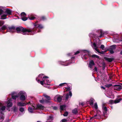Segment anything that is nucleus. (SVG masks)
Masks as SVG:
<instances>
[{"label":"nucleus","instance_id":"nucleus-62","mask_svg":"<svg viewBox=\"0 0 122 122\" xmlns=\"http://www.w3.org/2000/svg\"><path fill=\"white\" fill-rule=\"evenodd\" d=\"M112 107H111V108H112Z\"/></svg>","mask_w":122,"mask_h":122},{"label":"nucleus","instance_id":"nucleus-53","mask_svg":"<svg viewBox=\"0 0 122 122\" xmlns=\"http://www.w3.org/2000/svg\"><path fill=\"white\" fill-rule=\"evenodd\" d=\"M53 108L55 110H56L57 109V107H54Z\"/></svg>","mask_w":122,"mask_h":122},{"label":"nucleus","instance_id":"nucleus-30","mask_svg":"<svg viewBox=\"0 0 122 122\" xmlns=\"http://www.w3.org/2000/svg\"><path fill=\"white\" fill-rule=\"evenodd\" d=\"M116 48V45H113L110 47V49H112V50H114Z\"/></svg>","mask_w":122,"mask_h":122},{"label":"nucleus","instance_id":"nucleus-22","mask_svg":"<svg viewBox=\"0 0 122 122\" xmlns=\"http://www.w3.org/2000/svg\"><path fill=\"white\" fill-rule=\"evenodd\" d=\"M15 94V92H13L12 93V97L13 99H15L16 98L18 97V96L13 95Z\"/></svg>","mask_w":122,"mask_h":122},{"label":"nucleus","instance_id":"nucleus-15","mask_svg":"<svg viewBox=\"0 0 122 122\" xmlns=\"http://www.w3.org/2000/svg\"><path fill=\"white\" fill-rule=\"evenodd\" d=\"M31 103L30 102L28 103L26 102V103L22 102H19L18 103V106H25L27 104H30Z\"/></svg>","mask_w":122,"mask_h":122},{"label":"nucleus","instance_id":"nucleus-18","mask_svg":"<svg viewBox=\"0 0 122 122\" xmlns=\"http://www.w3.org/2000/svg\"><path fill=\"white\" fill-rule=\"evenodd\" d=\"M95 64L93 61L92 60H91L89 63V66L90 68H91L92 66Z\"/></svg>","mask_w":122,"mask_h":122},{"label":"nucleus","instance_id":"nucleus-57","mask_svg":"<svg viewBox=\"0 0 122 122\" xmlns=\"http://www.w3.org/2000/svg\"><path fill=\"white\" fill-rule=\"evenodd\" d=\"M74 59V57H72L71 58L72 60H73Z\"/></svg>","mask_w":122,"mask_h":122},{"label":"nucleus","instance_id":"nucleus-32","mask_svg":"<svg viewBox=\"0 0 122 122\" xmlns=\"http://www.w3.org/2000/svg\"><path fill=\"white\" fill-rule=\"evenodd\" d=\"M82 50H80L79 51H77L76 53L74 54V55H76L78 54L80 52H81V53L82 52Z\"/></svg>","mask_w":122,"mask_h":122},{"label":"nucleus","instance_id":"nucleus-34","mask_svg":"<svg viewBox=\"0 0 122 122\" xmlns=\"http://www.w3.org/2000/svg\"><path fill=\"white\" fill-rule=\"evenodd\" d=\"M107 97L110 98H113L114 97V95H108Z\"/></svg>","mask_w":122,"mask_h":122},{"label":"nucleus","instance_id":"nucleus-1","mask_svg":"<svg viewBox=\"0 0 122 122\" xmlns=\"http://www.w3.org/2000/svg\"><path fill=\"white\" fill-rule=\"evenodd\" d=\"M42 75V74H41L39 75L38 77L36 78L37 81L39 83H40L42 85H43L44 84L49 85L50 82L48 79V77L47 76H45L43 77V81H40L39 79H40L41 78H42L41 76Z\"/></svg>","mask_w":122,"mask_h":122},{"label":"nucleus","instance_id":"nucleus-4","mask_svg":"<svg viewBox=\"0 0 122 122\" xmlns=\"http://www.w3.org/2000/svg\"><path fill=\"white\" fill-rule=\"evenodd\" d=\"M19 95L20 96V99L22 101H24L27 95L25 92L24 91H21L18 93Z\"/></svg>","mask_w":122,"mask_h":122},{"label":"nucleus","instance_id":"nucleus-20","mask_svg":"<svg viewBox=\"0 0 122 122\" xmlns=\"http://www.w3.org/2000/svg\"><path fill=\"white\" fill-rule=\"evenodd\" d=\"M5 13H6L7 15H10L11 14V11L9 9H7L5 11Z\"/></svg>","mask_w":122,"mask_h":122},{"label":"nucleus","instance_id":"nucleus-47","mask_svg":"<svg viewBox=\"0 0 122 122\" xmlns=\"http://www.w3.org/2000/svg\"><path fill=\"white\" fill-rule=\"evenodd\" d=\"M101 35L100 37H101L102 36V35L103 34V32L102 30L100 31Z\"/></svg>","mask_w":122,"mask_h":122},{"label":"nucleus","instance_id":"nucleus-61","mask_svg":"<svg viewBox=\"0 0 122 122\" xmlns=\"http://www.w3.org/2000/svg\"><path fill=\"white\" fill-rule=\"evenodd\" d=\"M71 63H73V62H71Z\"/></svg>","mask_w":122,"mask_h":122},{"label":"nucleus","instance_id":"nucleus-6","mask_svg":"<svg viewBox=\"0 0 122 122\" xmlns=\"http://www.w3.org/2000/svg\"><path fill=\"white\" fill-rule=\"evenodd\" d=\"M62 97L59 95H57L54 98V100L56 101L60 102L62 100Z\"/></svg>","mask_w":122,"mask_h":122},{"label":"nucleus","instance_id":"nucleus-42","mask_svg":"<svg viewBox=\"0 0 122 122\" xmlns=\"http://www.w3.org/2000/svg\"><path fill=\"white\" fill-rule=\"evenodd\" d=\"M13 110L14 112L16 111L17 110V108L16 107H14L13 108Z\"/></svg>","mask_w":122,"mask_h":122},{"label":"nucleus","instance_id":"nucleus-36","mask_svg":"<svg viewBox=\"0 0 122 122\" xmlns=\"http://www.w3.org/2000/svg\"><path fill=\"white\" fill-rule=\"evenodd\" d=\"M68 114V112H65L63 114V115L64 116H67Z\"/></svg>","mask_w":122,"mask_h":122},{"label":"nucleus","instance_id":"nucleus-27","mask_svg":"<svg viewBox=\"0 0 122 122\" xmlns=\"http://www.w3.org/2000/svg\"><path fill=\"white\" fill-rule=\"evenodd\" d=\"M72 112L75 114H76L77 112V108H75L72 111Z\"/></svg>","mask_w":122,"mask_h":122},{"label":"nucleus","instance_id":"nucleus-39","mask_svg":"<svg viewBox=\"0 0 122 122\" xmlns=\"http://www.w3.org/2000/svg\"><path fill=\"white\" fill-rule=\"evenodd\" d=\"M105 47V46H104L103 45H101L100 46V48L102 50H104V48Z\"/></svg>","mask_w":122,"mask_h":122},{"label":"nucleus","instance_id":"nucleus-41","mask_svg":"<svg viewBox=\"0 0 122 122\" xmlns=\"http://www.w3.org/2000/svg\"><path fill=\"white\" fill-rule=\"evenodd\" d=\"M19 110L21 112H23L24 111V109L23 108L21 107L20 108Z\"/></svg>","mask_w":122,"mask_h":122},{"label":"nucleus","instance_id":"nucleus-5","mask_svg":"<svg viewBox=\"0 0 122 122\" xmlns=\"http://www.w3.org/2000/svg\"><path fill=\"white\" fill-rule=\"evenodd\" d=\"M81 53L82 55H83L82 56V58L83 59L86 60L87 59V57L85 55L88 56L89 55V51L86 50H82V51Z\"/></svg>","mask_w":122,"mask_h":122},{"label":"nucleus","instance_id":"nucleus-14","mask_svg":"<svg viewBox=\"0 0 122 122\" xmlns=\"http://www.w3.org/2000/svg\"><path fill=\"white\" fill-rule=\"evenodd\" d=\"M102 109L103 113L105 114L107 113V110L106 107L105 106L104 104H103L102 105Z\"/></svg>","mask_w":122,"mask_h":122},{"label":"nucleus","instance_id":"nucleus-43","mask_svg":"<svg viewBox=\"0 0 122 122\" xmlns=\"http://www.w3.org/2000/svg\"><path fill=\"white\" fill-rule=\"evenodd\" d=\"M67 121V120L65 119H62L61 121V122H66Z\"/></svg>","mask_w":122,"mask_h":122},{"label":"nucleus","instance_id":"nucleus-26","mask_svg":"<svg viewBox=\"0 0 122 122\" xmlns=\"http://www.w3.org/2000/svg\"><path fill=\"white\" fill-rule=\"evenodd\" d=\"M112 86V84H107L105 85L106 87L107 88H109L111 87Z\"/></svg>","mask_w":122,"mask_h":122},{"label":"nucleus","instance_id":"nucleus-37","mask_svg":"<svg viewBox=\"0 0 122 122\" xmlns=\"http://www.w3.org/2000/svg\"><path fill=\"white\" fill-rule=\"evenodd\" d=\"M113 59L112 58H108L107 59V60L109 62H111L113 61Z\"/></svg>","mask_w":122,"mask_h":122},{"label":"nucleus","instance_id":"nucleus-28","mask_svg":"<svg viewBox=\"0 0 122 122\" xmlns=\"http://www.w3.org/2000/svg\"><path fill=\"white\" fill-rule=\"evenodd\" d=\"M7 15L4 14L1 16V19H4L6 18Z\"/></svg>","mask_w":122,"mask_h":122},{"label":"nucleus","instance_id":"nucleus-48","mask_svg":"<svg viewBox=\"0 0 122 122\" xmlns=\"http://www.w3.org/2000/svg\"><path fill=\"white\" fill-rule=\"evenodd\" d=\"M3 12V10L1 9H0V15L2 14Z\"/></svg>","mask_w":122,"mask_h":122},{"label":"nucleus","instance_id":"nucleus-11","mask_svg":"<svg viewBox=\"0 0 122 122\" xmlns=\"http://www.w3.org/2000/svg\"><path fill=\"white\" fill-rule=\"evenodd\" d=\"M44 96L46 99L47 100H45V102L47 103L49 102H50V100H51V98L50 97L46 94H44L43 95Z\"/></svg>","mask_w":122,"mask_h":122},{"label":"nucleus","instance_id":"nucleus-3","mask_svg":"<svg viewBox=\"0 0 122 122\" xmlns=\"http://www.w3.org/2000/svg\"><path fill=\"white\" fill-rule=\"evenodd\" d=\"M45 107L41 104H38L36 106V107H35L33 106L32 107H29L28 108L29 111L31 113L33 112V110H37L38 109L40 110H44Z\"/></svg>","mask_w":122,"mask_h":122},{"label":"nucleus","instance_id":"nucleus-38","mask_svg":"<svg viewBox=\"0 0 122 122\" xmlns=\"http://www.w3.org/2000/svg\"><path fill=\"white\" fill-rule=\"evenodd\" d=\"M4 24V22L3 21H0V26H1Z\"/></svg>","mask_w":122,"mask_h":122},{"label":"nucleus","instance_id":"nucleus-55","mask_svg":"<svg viewBox=\"0 0 122 122\" xmlns=\"http://www.w3.org/2000/svg\"><path fill=\"white\" fill-rule=\"evenodd\" d=\"M80 104L82 106H83V103H80Z\"/></svg>","mask_w":122,"mask_h":122},{"label":"nucleus","instance_id":"nucleus-56","mask_svg":"<svg viewBox=\"0 0 122 122\" xmlns=\"http://www.w3.org/2000/svg\"><path fill=\"white\" fill-rule=\"evenodd\" d=\"M120 54L121 55H122V50L120 52Z\"/></svg>","mask_w":122,"mask_h":122},{"label":"nucleus","instance_id":"nucleus-31","mask_svg":"<svg viewBox=\"0 0 122 122\" xmlns=\"http://www.w3.org/2000/svg\"><path fill=\"white\" fill-rule=\"evenodd\" d=\"M92 57L93 58H96L98 59L99 58V56L94 54L92 55Z\"/></svg>","mask_w":122,"mask_h":122},{"label":"nucleus","instance_id":"nucleus-44","mask_svg":"<svg viewBox=\"0 0 122 122\" xmlns=\"http://www.w3.org/2000/svg\"><path fill=\"white\" fill-rule=\"evenodd\" d=\"M59 62H60V63L61 64H62V65H65V66H67L68 65H69V64H67V65H65L64 64H63L64 63V62L60 61Z\"/></svg>","mask_w":122,"mask_h":122},{"label":"nucleus","instance_id":"nucleus-29","mask_svg":"<svg viewBox=\"0 0 122 122\" xmlns=\"http://www.w3.org/2000/svg\"><path fill=\"white\" fill-rule=\"evenodd\" d=\"M53 116L52 115H51L49 117L48 119L49 120L52 121L53 120Z\"/></svg>","mask_w":122,"mask_h":122},{"label":"nucleus","instance_id":"nucleus-45","mask_svg":"<svg viewBox=\"0 0 122 122\" xmlns=\"http://www.w3.org/2000/svg\"><path fill=\"white\" fill-rule=\"evenodd\" d=\"M39 101L40 103H42L44 102H45V101H44V100L43 99L42 100H40Z\"/></svg>","mask_w":122,"mask_h":122},{"label":"nucleus","instance_id":"nucleus-17","mask_svg":"<svg viewBox=\"0 0 122 122\" xmlns=\"http://www.w3.org/2000/svg\"><path fill=\"white\" fill-rule=\"evenodd\" d=\"M12 99L10 98L8 100V102H9L7 103V106L8 107H11L12 106V102H10L11 101Z\"/></svg>","mask_w":122,"mask_h":122},{"label":"nucleus","instance_id":"nucleus-23","mask_svg":"<svg viewBox=\"0 0 122 122\" xmlns=\"http://www.w3.org/2000/svg\"><path fill=\"white\" fill-rule=\"evenodd\" d=\"M35 26H36V27L38 28H43V26L41 25H36V24H35L34 25Z\"/></svg>","mask_w":122,"mask_h":122},{"label":"nucleus","instance_id":"nucleus-12","mask_svg":"<svg viewBox=\"0 0 122 122\" xmlns=\"http://www.w3.org/2000/svg\"><path fill=\"white\" fill-rule=\"evenodd\" d=\"M121 84L119 85H115L114 86V89L117 90H120L121 89Z\"/></svg>","mask_w":122,"mask_h":122},{"label":"nucleus","instance_id":"nucleus-33","mask_svg":"<svg viewBox=\"0 0 122 122\" xmlns=\"http://www.w3.org/2000/svg\"><path fill=\"white\" fill-rule=\"evenodd\" d=\"M7 28L6 26L5 25H4L1 28V29L2 30H4L6 29H7Z\"/></svg>","mask_w":122,"mask_h":122},{"label":"nucleus","instance_id":"nucleus-2","mask_svg":"<svg viewBox=\"0 0 122 122\" xmlns=\"http://www.w3.org/2000/svg\"><path fill=\"white\" fill-rule=\"evenodd\" d=\"M16 30L18 33L20 31H22V34L24 35H28V33H32L33 31V29L24 28L21 27H17L16 28Z\"/></svg>","mask_w":122,"mask_h":122},{"label":"nucleus","instance_id":"nucleus-51","mask_svg":"<svg viewBox=\"0 0 122 122\" xmlns=\"http://www.w3.org/2000/svg\"><path fill=\"white\" fill-rule=\"evenodd\" d=\"M46 19L45 17L44 16L42 17L41 18V20H44Z\"/></svg>","mask_w":122,"mask_h":122},{"label":"nucleus","instance_id":"nucleus-19","mask_svg":"<svg viewBox=\"0 0 122 122\" xmlns=\"http://www.w3.org/2000/svg\"><path fill=\"white\" fill-rule=\"evenodd\" d=\"M99 116L97 115V114L95 115L94 116L90 118V120H91L92 119H99Z\"/></svg>","mask_w":122,"mask_h":122},{"label":"nucleus","instance_id":"nucleus-54","mask_svg":"<svg viewBox=\"0 0 122 122\" xmlns=\"http://www.w3.org/2000/svg\"><path fill=\"white\" fill-rule=\"evenodd\" d=\"M101 88L104 90L105 89V88L103 86H101Z\"/></svg>","mask_w":122,"mask_h":122},{"label":"nucleus","instance_id":"nucleus-58","mask_svg":"<svg viewBox=\"0 0 122 122\" xmlns=\"http://www.w3.org/2000/svg\"><path fill=\"white\" fill-rule=\"evenodd\" d=\"M121 84L122 85V83H121ZM121 89H122V85H121Z\"/></svg>","mask_w":122,"mask_h":122},{"label":"nucleus","instance_id":"nucleus-16","mask_svg":"<svg viewBox=\"0 0 122 122\" xmlns=\"http://www.w3.org/2000/svg\"><path fill=\"white\" fill-rule=\"evenodd\" d=\"M72 96V93L71 91H69L68 94L67 93L66 96V100L68 99L69 98H70Z\"/></svg>","mask_w":122,"mask_h":122},{"label":"nucleus","instance_id":"nucleus-49","mask_svg":"<svg viewBox=\"0 0 122 122\" xmlns=\"http://www.w3.org/2000/svg\"><path fill=\"white\" fill-rule=\"evenodd\" d=\"M66 89L67 91H69L71 90V88L70 87H69L67 88Z\"/></svg>","mask_w":122,"mask_h":122},{"label":"nucleus","instance_id":"nucleus-13","mask_svg":"<svg viewBox=\"0 0 122 122\" xmlns=\"http://www.w3.org/2000/svg\"><path fill=\"white\" fill-rule=\"evenodd\" d=\"M5 109V106H3L2 104L0 102V112L1 113L2 112L4 111Z\"/></svg>","mask_w":122,"mask_h":122},{"label":"nucleus","instance_id":"nucleus-21","mask_svg":"<svg viewBox=\"0 0 122 122\" xmlns=\"http://www.w3.org/2000/svg\"><path fill=\"white\" fill-rule=\"evenodd\" d=\"M66 106L65 105H62L60 106V109L61 111L66 109Z\"/></svg>","mask_w":122,"mask_h":122},{"label":"nucleus","instance_id":"nucleus-50","mask_svg":"<svg viewBox=\"0 0 122 122\" xmlns=\"http://www.w3.org/2000/svg\"><path fill=\"white\" fill-rule=\"evenodd\" d=\"M65 83H62L61 84H59V86H63V85L64 84H65Z\"/></svg>","mask_w":122,"mask_h":122},{"label":"nucleus","instance_id":"nucleus-8","mask_svg":"<svg viewBox=\"0 0 122 122\" xmlns=\"http://www.w3.org/2000/svg\"><path fill=\"white\" fill-rule=\"evenodd\" d=\"M21 19L24 21H25L27 19V18L26 17V14L24 12L21 13Z\"/></svg>","mask_w":122,"mask_h":122},{"label":"nucleus","instance_id":"nucleus-7","mask_svg":"<svg viewBox=\"0 0 122 122\" xmlns=\"http://www.w3.org/2000/svg\"><path fill=\"white\" fill-rule=\"evenodd\" d=\"M7 29L8 31L11 32H13L16 30L14 26L7 27Z\"/></svg>","mask_w":122,"mask_h":122},{"label":"nucleus","instance_id":"nucleus-60","mask_svg":"<svg viewBox=\"0 0 122 122\" xmlns=\"http://www.w3.org/2000/svg\"><path fill=\"white\" fill-rule=\"evenodd\" d=\"M89 36H90V34H89Z\"/></svg>","mask_w":122,"mask_h":122},{"label":"nucleus","instance_id":"nucleus-10","mask_svg":"<svg viewBox=\"0 0 122 122\" xmlns=\"http://www.w3.org/2000/svg\"><path fill=\"white\" fill-rule=\"evenodd\" d=\"M91 46L92 48L97 52L100 53H101L97 49L98 47L97 46L96 44L95 43H94L92 44L91 45Z\"/></svg>","mask_w":122,"mask_h":122},{"label":"nucleus","instance_id":"nucleus-52","mask_svg":"<svg viewBox=\"0 0 122 122\" xmlns=\"http://www.w3.org/2000/svg\"><path fill=\"white\" fill-rule=\"evenodd\" d=\"M94 70L96 71H97V68L96 67H95L94 68Z\"/></svg>","mask_w":122,"mask_h":122},{"label":"nucleus","instance_id":"nucleus-9","mask_svg":"<svg viewBox=\"0 0 122 122\" xmlns=\"http://www.w3.org/2000/svg\"><path fill=\"white\" fill-rule=\"evenodd\" d=\"M122 100V98H120L116 100L114 102L113 100H111L109 101V102L111 104H113L114 102L116 103L119 102Z\"/></svg>","mask_w":122,"mask_h":122},{"label":"nucleus","instance_id":"nucleus-25","mask_svg":"<svg viewBox=\"0 0 122 122\" xmlns=\"http://www.w3.org/2000/svg\"><path fill=\"white\" fill-rule=\"evenodd\" d=\"M94 101L95 100H94L93 99H91L90 100V105H93V102H94Z\"/></svg>","mask_w":122,"mask_h":122},{"label":"nucleus","instance_id":"nucleus-35","mask_svg":"<svg viewBox=\"0 0 122 122\" xmlns=\"http://www.w3.org/2000/svg\"><path fill=\"white\" fill-rule=\"evenodd\" d=\"M109 51H110V52L112 54L114 53L113 50L112 49H109Z\"/></svg>","mask_w":122,"mask_h":122},{"label":"nucleus","instance_id":"nucleus-59","mask_svg":"<svg viewBox=\"0 0 122 122\" xmlns=\"http://www.w3.org/2000/svg\"><path fill=\"white\" fill-rule=\"evenodd\" d=\"M70 54H68V56H69V55H70Z\"/></svg>","mask_w":122,"mask_h":122},{"label":"nucleus","instance_id":"nucleus-24","mask_svg":"<svg viewBox=\"0 0 122 122\" xmlns=\"http://www.w3.org/2000/svg\"><path fill=\"white\" fill-rule=\"evenodd\" d=\"M29 18L30 20H34L35 18V17L33 16H31V14H29Z\"/></svg>","mask_w":122,"mask_h":122},{"label":"nucleus","instance_id":"nucleus-40","mask_svg":"<svg viewBox=\"0 0 122 122\" xmlns=\"http://www.w3.org/2000/svg\"><path fill=\"white\" fill-rule=\"evenodd\" d=\"M94 107L95 108L97 109L98 108L97 105V103H95L94 104Z\"/></svg>","mask_w":122,"mask_h":122},{"label":"nucleus","instance_id":"nucleus-46","mask_svg":"<svg viewBox=\"0 0 122 122\" xmlns=\"http://www.w3.org/2000/svg\"><path fill=\"white\" fill-rule=\"evenodd\" d=\"M4 118V117L3 116H0V119L1 120H3Z\"/></svg>","mask_w":122,"mask_h":122}]
</instances>
